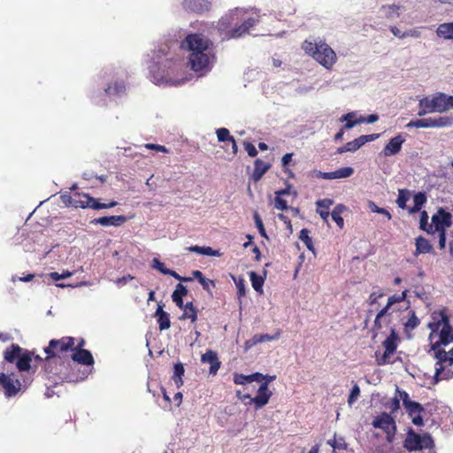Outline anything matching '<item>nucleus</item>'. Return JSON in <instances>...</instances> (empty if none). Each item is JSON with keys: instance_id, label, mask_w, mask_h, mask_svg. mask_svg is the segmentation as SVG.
Returning a JSON list of instances; mask_svg holds the SVG:
<instances>
[{"instance_id": "obj_1", "label": "nucleus", "mask_w": 453, "mask_h": 453, "mask_svg": "<svg viewBox=\"0 0 453 453\" xmlns=\"http://www.w3.org/2000/svg\"><path fill=\"white\" fill-rule=\"evenodd\" d=\"M177 43H164L154 50L151 64L149 65L151 81L160 86H180L185 83V78L175 77L182 69L181 59L172 50Z\"/></svg>"}, {"instance_id": "obj_2", "label": "nucleus", "mask_w": 453, "mask_h": 453, "mask_svg": "<svg viewBox=\"0 0 453 453\" xmlns=\"http://www.w3.org/2000/svg\"><path fill=\"white\" fill-rule=\"evenodd\" d=\"M211 42L201 34L188 35L181 42L180 48L188 50V65L195 72L207 71L211 68L213 54L211 49Z\"/></svg>"}, {"instance_id": "obj_3", "label": "nucleus", "mask_w": 453, "mask_h": 453, "mask_svg": "<svg viewBox=\"0 0 453 453\" xmlns=\"http://www.w3.org/2000/svg\"><path fill=\"white\" fill-rule=\"evenodd\" d=\"M246 12L240 8H235L229 14L221 18L218 23L219 31L226 32V38L236 39L249 34L250 28L259 22V15L243 18Z\"/></svg>"}, {"instance_id": "obj_4", "label": "nucleus", "mask_w": 453, "mask_h": 453, "mask_svg": "<svg viewBox=\"0 0 453 453\" xmlns=\"http://www.w3.org/2000/svg\"><path fill=\"white\" fill-rule=\"evenodd\" d=\"M302 49L326 69H330L336 62L335 52L322 41L317 42L305 40L303 42Z\"/></svg>"}, {"instance_id": "obj_5", "label": "nucleus", "mask_w": 453, "mask_h": 453, "mask_svg": "<svg viewBox=\"0 0 453 453\" xmlns=\"http://www.w3.org/2000/svg\"><path fill=\"white\" fill-rule=\"evenodd\" d=\"M441 325H442V327L439 334V340L432 343V350H436L441 345H448L453 342V328L449 325V319L448 316L443 312H441V319L440 321L437 323L429 324V326L432 329L429 339L431 340L433 338L434 332L439 329Z\"/></svg>"}, {"instance_id": "obj_6", "label": "nucleus", "mask_w": 453, "mask_h": 453, "mask_svg": "<svg viewBox=\"0 0 453 453\" xmlns=\"http://www.w3.org/2000/svg\"><path fill=\"white\" fill-rule=\"evenodd\" d=\"M403 447L408 451L422 450L434 448V442L430 434H418L410 428L403 441Z\"/></svg>"}, {"instance_id": "obj_7", "label": "nucleus", "mask_w": 453, "mask_h": 453, "mask_svg": "<svg viewBox=\"0 0 453 453\" xmlns=\"http://www.w3.org/2000/svg\"><path fill=\"white\" fill-rule=\"evenodd\" d=\"M74 345V338L63 337L59 340H50L49 346L44 348V352L47 354L46 361L57 356L58 353H64L71 349Z\"/></svg>"}, {"instance_id": "obj_8", "label": "nucleus", "mask_w": 453, "mask_h": 453, "mask_svg": "<svg viewBox=\"0 0 453 453\" xmlns=\"http://www.w3.org/2000/svg\"><path fill=\"white\" fill-rule=\"evenodd\" d=\"M375 428L382 429L387 434V441L392 442L396 432V426L394 418L386 412L376 417L372 421Z\"/></svg>"}, {"instance_id": "obj_9", "label": "nucleus", "mask_w": 453, "mask_h": 453, "mask_svg": "<svg viewBox=\"0 0 453 453\" xmlns=\"http://www.w3.org/2000/svg\"><path fill=\"white\" fill-rule=\"evenodd\" d=\"M0 385L8 398L15 396L22 389L21 381L14 379L12 373L6 375L4 372H0Z\"/></svg>"}, {"instance_id": "obj_10", "label": "nucleus", "mask_w": 453, "mask_h": 453, "mask_svg": "<svg viewBox=\"0 0 453 453\" xmlns=\"http://www.w3.org/2000/svg\"><path fill=\"white\" fill-rule=\"evenodd\" d=\"M452 224V214L445 211L444 208H438L435 214L432 216V225L434 234L435 232L445 231L446 228L449 227Z\"/></svg>"}, {"instance_id": "obj_11", "label": "nucleus", "mask_w": 453, "mask_h": 453, "mask_svg": "<svg viewBox=\"0 0 453 453\" xmlns=\"http://www.w3.org/2000/svg\"><path fill=\"white\" fill-rule=\"evenodd\" d=\"M423 104L429 111L433 112H444L448 111V104H446L445 101V94L444 93H437L434 95L432 97L426 96L421 99Z\"/></svg>"}, {"instance_id": "obj_12", "label": "nucleus", "mask_w": 453, "mask_h": 453, "mask_svg": "<svg viewBox=\"0 0 453 453\" xmlns=\"http://www.w3.org/2000/svg\"><path fill=\"white\" fill-rule=\"evenodd\" d=\"M397 334L395 329H391V334L389 336L386 338L383 342V347L385 348V351L380 357H377V364L379 365H384L389 362V357L396 350L397 344Z\"/></svg>"}, {"instance_id": "obj_13", "label": "nucleus", "mask_w": 453, "mask_h": 453, "mask_svg": "<svg viewBox=\"0 0 453 453\" xmlns=\"http://www.w3.org/2000/svg\"><path fill=\"white\" fill-rule=\"evenodd\" d=\"M272 395V392L268 388V381H262L259 388L257 389V395L251 397L250 401L245 403L246 405L255 404L257 410L261 409L268 403Z\"/></svg>"}, {"instance_id": "obj_14", "label": "nucleus", "mask_w": 453, "mask_h": 453, "mask_svg": "<svg viewBox=\"0 0 453 453\" xmlns=\"http://www.w3.org/2000/svg\"><path fill=\"white\" fill-rule=\"evenodd\" d=\"M434 351V357L437 359L435 364V372L433 376V384H437L440 381V375L442 371H444V365H447V359L449 357V352H446L444 349L438 348Z\"/></svg>"}, {"instance_id": "obj_15", "label": "nucleus", "mask_w": 453, "mask_h": 453, "mask_svg": "<svg viewBox=\"0 0 453 453\" xmlns=\"http://www.w3.org/2000/svg\"><path fill=\"white\" fill-rule=\"evenodd\" d=\"M405 139L401 134L391 138L381 150L380 155H383L384 157H392L398 154L401 151Z\"/></svg>"}, {"instance_id": "obj_16", "label": "nucleus", "mask_w": 453, "mask_h": 453, "mask_svg": "<svg viewBox=\"0 0 453 453\" xmlns=\"http://www.w3.org/2000/svg\"><path fill=\"white\" fill-rule=\"evenodd\" d=\"M405 410L415 426H421L424 425L422 413L425 411V409L419 403L414 401L405 407Z\"/></svg>"}, {"instance_id": "obj_17", "label": "nucleus", "mask_w": 453, "mask_h": 453, "mask_svg": "<svg viewBox=\"0 0 453 453\" xmlns=\"http://www.w3.org/2000/svg\"><path fill=\"white\" fill-rule=\"evenodd\" d=\"M127 221V217L123 215H114V216H104L96 218L91 220V224L93 225H101L103 226H119L123 225Z\"/></svg>"}, {"instance_id": "obj_18", "label": "nucleus", "mask_w": 453, "mask_h": 453, "mask_svg": "<svg viewBox=\"0 0 453 453\" xmlns=\"http://www.w3.org/2000/svg\"><path fill=\"white\" fill-rule=\"evenodd\" d=\"M182 4L187 11L196 13L207 12L211 7V3L207 0H184Z\"/></svg>"}, {"instance_id": "obj_19", "label": "nucleus", "mask_w": 453, "mask_h": 453, "mask_svg": "<svg viewBox=\"0 0 453 453\" xmlns=\"http://www.w3.org/2000/svg\"><path fill=\"white\" fill-rule=\"evenodd\" d=\"M165 304L160 302L157 303V308L155 311L154 317L157 318L158 327L160 331L166 330L170 327V315L163 310Z\"/></svg>"}, {"instance_id": "obj_20", "label": "nucleus", "mask_w": 453, "mask_h": 453, "mask_svg": "<svg viewBox=\"0 0 453 453\" xmlns=\"http://www.w3.org/2000/svg\"><path fill=\"white\" fill-rule=\"evenodd\" d=\"M354 169L350 166L339 168L334 172L322 173L319 172V176L325 180L343 179L351 176Z\"/></svg>"}, {"instance_id": "obj_21", "label": "nucleus", "mask_w": 453, "mask_h": 453, "mask_svg": "<svg viewBox=\"0 0 453 453\" xmlns=\"http://www.w3.org/2000/svg\"><path fill=\"white\" fill-rule=\"evenodd\" d=\"M201 361L203 363L210 364V373L213 375L218 372L220 367V362L218 358L217 353L211 349L202 355Z\"/></svg>"}, {"instance_id": "obj_22", "label": "nucleus", "mask_w": 453, "mask_h": 453, "mask_svg": "<svg viewBox=\"0 0 453 453\" xmlns=\"http://www.w3.org/2000/svg\"><path fill=\"white\" fill-rule=\"evenodd\" d=\"M264 378V375L260 372H255L250 375L234 373V382L237 385H246L253 381L262 382Z\"/></svg>"}, {"instance_id": "obj_23", "label": "nucleus", "mask_w": 453, "mask_h": 453, "mask_svg": "<svg viewBox=\"0 0 453 453\" xmlns=\"http://www.w3.org/2000/svg\"><path fill=\"white\" fill-rule=\"evenodd\" d=\"M72 359L78 364L84 365H92L94 364V358L89 350L87 349H77L73 351Z\"/></svg>"}, {"instance_id": "obj_24", "label": "nucleus", "mask_w": 453, "mask_h": 453, "mask_svg": "<svg viewBox=\"0 0 453 453\" xmlns=\"http://www.w3.org/2000/svg\"><path fill=\"white\" fill-rule=\"evenodd\" d=\"M333 203L334 201L329 198L320 199L316 202V212L319 214L326 223H328L329 208Z\"/></svg>"}, {"instance_id": "obj_25", "label": "nucleus", "mask_w": 453, "mask_h": 453, "mask_svg": "<svg viewBox=\"0 0 453 453\" xmlns=\"http://www.w3.org/2000/svg\"><path fill=\"white\" fill-rule=\"evenodd\" d=\"M126 92V85L123 81L111 82L104 89V95L109 96H121Z\"/></svg>"}, {"instance_id": "obj_26", "label": "nucleus", "mask_w": 453, "mask_h": 453, "mask_svg": "<svg viewBox=\"0 0 453 453\" xmlns=\"http://www.w3.org/2000/svg\"><path fill=\"white\" fill-rule=\"evenodd\" d=\"M34 357V353L28 350H23L16 362V366L19 372H29L31 369V361Z\"/></svg>"}, {"instance_id": "obj_27", "label": "nucleus", "mask_w": 453, "mask_h": 453, "mask_svg": "<svg viewBox=\"0 0 453 453\" xmlns=\"http://www.w3.org/2000/svg\"><path fill=\"white\" fill-rule=\"evenodd\" d=\"M271 165L265 163L260 158L255 160L254 171L251 175L252 180L257 182L261 180L263 175L270 169Z\"/></svg>"}, {"instance_id": "obj_28", "label": "nucleus", "mask_w": 453, "mask_h": 453, "mask_svg": "<svg viewBox=\"0 0 453 453\" xmlns=\"http://www.w3.org/2000/svg\"><path fill=\"white\" fill-rule=\"evenodd\" d=\"M187 287L181 283L177 284L175 290L172 294V299L180 309L183 308L182 297L187 296Z\"/></svg>"}, {"instance_id": "obj_29", "label": "nucleus", "mask_w": 453, "mask_h": 453, "mask_svg": "<svg viewBox=\"0 0 453 453\" xmlns=\"http://www.w3.org/2000/svg\"><path fill=\"white\" fill-rule=\"evenodd\" d=\"M436 35L445 40H453V22H447L439 25Z\"/></svg>"}, {"instance_id": "obj_30", "label": "nucleus", "mask_w": 453, "mask_h": 453, "mask_svg": "<svg viewBox=\"0 0 453 453\" xmlns=\"http://www.w3.org/2000/svg\"><path fill=\"white\" fill-rule=\"evenodd\" d=\"M416 252L415 254H426L430 253L433 250V247L430 244L429 241L424 238L423 236H418L416 239Z\"/></svg>"}, {"instance_id": "obj_31", "label": "nucleus", "mask_w": 453, "mask_h": 453, "mask_svg": "<svg viewBox=\"0 0 453 453\" xmlns=\"http://www.w3.org/2000/svg\"><path fill=\"white\" fill-rule=\"evenodd\" d=\"M183 314L180 317V319H189L191 322H195L197 319V310L194 306L192 302L183 304Z\"/></svg>"}, {"instance_id": "obj_32", "label": "nucleus", "mask_w": 453, "mask_h": 453, "mask_svg": "<svg viewBox=\"0 0 453 453\" xmlns=\"http://www.w3.org/2000/svg\"><path fill=\"white\" fill-rule=\"evenodd\" d=\"M23 349L17 344H12L10 349L4 351V360L9 363L17 361L19 356L22 354Z\"/></svg>"}, {"instance_id": "obj_33", "label": "nucleus", "mask_w": 453, "mask_h": 453, "mask_svg": "<svg viewBox=\"0 0 453 453\" xmlns=\"http://www.w3.org/2000/svg\"><path fill=\"white\" fill-rule=\"evenodd\" d=\"M406 128H434V118L418 119L411 120L406 126Z\"/></svg>"}, {"instance_id": "obj_34", "label": "nucleus", "mask_w": 453, "mask_h": 453, "mask_svg": "<svg viewBox=\"0 0 453 453\" xmlns=\"http://www.w3.org/2000/svg\"><path fill=\"white\" fill-rule=\"evenodd\" d=\"M356 117V112L351 111L347 114L342 115L340 119V122H346L345 125L342 127L344 129H351L354 127L357 124L363 123V119H357L354 120L353 119Z\"/></svg>"}, {"instance_id": "obj_35", "label": "nucleus", "mask_w": 453, "mask_h": 453, "mask_svg": "<svg viewBox=\"0 0 453 453\" xmlns=\"http://www.w3.org/2000/svg\"><path fill=\"white\" fill-rule=\"evenodd\" d=\"M347 210L346 206L343 204H337L331 212L332 219L337 224L340 228H342L344 226V220L342 217V214Z\"/></svg>"}, {"instance_id": "obj_36", "label": "nucleus", "mask_w": 453, "mask_h": 453, "mask_svg": "<svg viewBox=\"0 0 453 453\" xmlns=\"http://www.w3.org/2000/svg\"><path fill=\"white\" fill-rule=\"evenodd\" d=\"M192 275L195 279H196L199 281V283L202 285L204 290L211 292V288L215 287L214 281L206 279L202 273V272L198 270L193 271Z\"/></svg>"}, {"instance_id": "obj_37", "label": "nucleus", "mask_w": 453, "mask_h": 453, "mask_svg": "<svg viewBox=\"0 0 453 453\" xmlns=\"http://www.w3.org/2000/svg\"><path fill=\"white\" fill-rule=\"evenodd\" d=\"M185 369L183 364L179 362L173 366V380L177 388H180L183 384L182 376L184 375Z\"/></svg>"}, {"instance_id": "obj_38", "label": "nucleus", "mask_w": 453, "mask_h": 453, "mask_svg": "<svg viewBox=\"0 0 453 453\" xmlns=\"http://www.w3.org/2000/svg\"><path fill=\"white\" fill-rule=\"evenodd\" d=\"M90 203H87L86 206H90V209L93 210H102V209H109L116 206L118 204L117 202L112 201L109 203H99L96 198L89 199Z\"/></svg>"}, {"instance_id": "obj_39", "label": "nucleus", "mask_w": 453, "mask_h": 453, "mask_svg": "<svg viewBox=\"0 0 453 453\" xmlns=\"http://www.w3.org/2000/svg\"><path fill=\"white\" fill-rule=\"evenodd\" d=\"M419 227L427 234H434L433 225H428V214L423 211L420 215Z\"/></svg>"}, {"instance_id": "obj_40", "label": "nucleus", "mask_w": 453, "mask_h": 453, "mask_svg": "<svg viewBox=\"0 0 453 453\" xmlns=\"http://www.w3.org/2000/svg\"><path fill=\"white\" fill-rule=\"evenodd\" d=\"M453 125V117L441 116L439 118H434V128L451 127Z\"/></svg>"}, {"instance_id": "obj_41", "label": "nucleus", "mask_w": 453, "mask_h": 453, "mask_svg": "<svg viewBox=\"0 0 453 453\" xmlns=\"http://www.w3.org/2000/svg\"><path fill=\"white\" fill-rule=\"evenodd\" d=\"M250 279L253 288L256 291H262V287L265 282L264 278L262 276L257 274L255 272H250Z\"/></svg>"}, {"instance_id": "obj_42", "label": "nucleus", "mask_w": 453, "mask_h": 453, "mask_svg": "<svg viewBox=\"0 0 453 453\" xmlns=\"http://www.w3.org/2000/svg\"><path fill=\"white\" fill-rule=\"evenodd\" d=\"M278 338H279V334H276L274 335H270L268 334H255L251 338L250 343L251 344H257V343H260V342L274 341V340H277Z\"/></svg>"}, {"instance_id": "obj_43", "label": "nucleus", "mask_w": 453, "mask_h": 453, "mask_svg": "<svg viewBox=\"0 0 453 453\" xmlns=\"http://www.w3.org/2000/svg\"><path fill=\"white\" fill-rule=\"evenodd\" d=\"M409 314H410V318L404 323V329L406 332L409 330L415 329L420 323V321L418 319V317L416 316V313L414 311H410Z\"/></svg>"}, {"instance_id": "obj_44", "label": "nucleus", "mask_w": 453, "mask_h": 453, "mask_svg": "<svg viewBox=\"0 0 453 453\" xmlns=\"http://www.w3.org/2000/svg\"><path fill=\"white\" fill-rule=\"evenodd\" d=\"M410 198V193L406 189H399L398 197L396 199V203L399 208L404 209L406 207V203Z\"/></svg>"}, {"instance_id": "obj_45", "label": "nucleus", "mask_w": 453, "mask_h": 453, "mask_svg": "<svg viewBox=\"0 0 453 453\" xmlns=\"http://www.w3.org/2000/svg\"><path fill=\"white\" fill-rule=\"evenodd\" d=\"M299 239L306 245L308 250H312V240L309 236V231L306 228H303L300 231Z\"/></svg>"}, {"instance_id": "obj_46", "label": "nucleus", "mask_w": 453, "mask_h": 453, "mask_svg": "<svg viewBox=\"0 0 453 453\" xmlns=\"http://www.w3.org/2000/svg\"><path fill=\"white\" fill-rule=\"evenodd\" d=\"M357 144L355 141V139L351 142H347L344 146L340 147L337 149L338 154H342L345 152H355L358 150Z\"/></svg>"}, {"instance_id": "obj_47", "label": "nucleus", "mask_w": 453, "mask_h": 453, "mask_svg": "<svg viewBox=\"0 0 453 453\" xmlns=\"http://www.w3.org/2000/svg\"><path fill=\"white\" fill-rule=\"evenodd\" d=\"M218 140L219 142H230L234 137L230 135V132L227 128L221 127L216 131Z\"/></svg>"}, {"instance_id": "obj_48", "label": "nucleus", "mask_w": 453, "mask_h": 453, "mask_svg": "<svg viewBox=\"0 0 453 453\" xmlns=\"http://www.w3.org/2000/svg\"><path fill=\"white\" fill-rule=\"evenodd\" d=\"M368 207H369V209H370L372 212H376V213H380V214H383V215H385L388 220H389V219H391V218H392V217H391V214H390V212H389L388 211H387V210H386V209H384V208H380V207L377 206V205L375 204V203H374V202H372V201H369V202H368Z\"/></svg>"}, {"instance_id": "obj_49", "label": "nucleus", "mask_w": 453, "mask_h": 453, "mask_svg": "<svg viewBox=\"0 0 453 453\" xmlns=\"http://www.w3.org/2000/svg\"><path fill=\"white\" fill-rule=\"evenodd\" d=\"M233 280L237 288L238 298L245 296V280L242 278H235L233 276Z\"/></svg>"}, {"instance_id": "obj_50", "label": "nucleus", "mask_w": 453, "mask_h": 453, "mask_svg": "<svg viewBox=\"0 0 453 453\" xmlns=\"http://www.w3.org/2000/svg\"><path fill=\"white\" fill-rule=\"evenodd\" d=\"M408 290H404L400 295H393L388 299V307H391L393 304L396 303L403 302L407 296Z\"/></svg>"}, {"instance_id": "obj_51", "label": "nucleus", "mask_w": 453, "mask_h": 453, "mask_svg": "<svg viewBox=\"0 0 453 453\" xmlns=\"http://www.w3.org/2000/svg\"><path fill=\"white\" fill-rule=\"evenodd\" d=\"M254 221H255L256 226H257V229H258L259 234H260L263 237H265V238L268 239V236H267V234H266V233H265V227H264L263 221H262V219H261V218H260V216L258 215V213H257V212H255V213H254Z\"/></svg>"}, {"instance_id": "obj_52", "label": "nucleus", "mask_w": 453, "mask_h": 453, "mask_svg": "<svg viewBox=\"0 0 453 453\" xmlns=\"http://www.w3.org/2000/svg\"><path fill=\"white\" fill-rule=\"evenodd\" d=\"M396 394L398 395L397 397L403 401L404 408L413 402L412 400L410 399L408 393L403 390H401L398 387H396Z\"/></svg>"}, {"instance_id": "obj_53", "label": "nucleus", "mask_w": 453, "mask_h": 453, "mask_svg": "<svg viewBox=\"0 0 453 453\" xmlns=\"http://www.w3.org/2000/svg\"><path fill=\"white\" fill-rule=\"evenodd\" d=\"M152 268L159 271L161 273L165 274V275H167L168 273L166 272H169L170 269H167L165 268V264L162 263L158 258L157 257H154L152 259V265H151Z\"/></svg>"}, {"instance_id": "obj_54", "label": "nucleus", "mask_w": 453, "mask_h": 453, "mask_svg": "<svg viewBox=\"0 0 453 453\" xmlns=\"http://www.w3.org/2000/svg\"><path fill=\"white\" fill-rule=\"evenodd\" d=\"M82 197L84 198V200H81V199H75V202H74V208H78V207H81V208H90V206H86L87 203H89V199H95L94 197L90 196L88 194H83L82 195Z\"/></svg>"}, {"instance_id": "obj_55", "label": "nucleus", "mask_w": 453, "mask_h": 453, "mask_svg": "<svg viewBox=\"0 0 453 453\" xmlns=\"http://www.w3.org/2000/svg\"><path fill=\"white\" fill-rule=\"evenodd\" d=\"M359 395H360V388L358 387V385L355 384L352 387V389L350 391V394H349V396L348 399V403L349 405L353 404V403H355L357 401V399L358 398Z\"/></svg>"}, {"instance_id": "obj_56", "label": "nucleus", "mask_w": 453, "mask_h": 453, "mask_svg": "<svg viewBox=\"0 0 453 453\" xmlns=\"http://www.w3.org/2000/svg\"><path fill=\"white\" fill-rule=\"evenodd\" d=\"M274 208L280 211L288 210L287 201L278 196H276L274 199Z\"/></svg>"}, {"instance_id": "obj_57", "label": "nucleus", "mask_w": 453, "mask_h": 453, "mask_svg": "<svg viewBox=\"0 0 453 453\" xmlns=\"http://www.w3.org/2000/svg\"><path fill=\"white\" fill-rule=\"evenodd\" d=\"M413 201L417 206L422 208L426 202V196L423 192H418L414 195Z\"/></svg>"}, {"instance_id": "obj_58", "label": "nucleus", "mask_w": 453, "mask_h": 453, "mask_svg": "<svg viewBox=\"0 0 453 453\" xmlns=\"http://www.w3.org/2000/svg\"><path fill=\"white\" fill-rule=\"evenodd\" d=\"M72 275H73V273H71L69 271H65L61 274L57 273V272L50 273V279H52L53 280H56V281H58L59 280L66 279V278H68V277H70Z\"/></svg>"}, {"instance_id": "obj_59", "label": "nucleus", "mask_w": 453, "mask_h": 453, "mask_svg": "<svg viewBox=\"0 0 453 453\" xmlns=\"http://www.w3.org/2000/svg\"><path fill=\"white\" fill-rule=\"evenodd\" d=\"M60 199L65 205L74 207V202L76 198L72 197L69 194L61 195Z\"/></svg>"}, {"instance_id": "obj_60", "label": "nucleus", "mask_w": 453, "mask_h": 453, "mask_svg": "<svg viewBox=\"0 0 453 453\" xmlns=\"http://www.w3.org/2000/svg\"><path fill=\"white\" fill-rule=\"evenodd\" d=\"M202 255L219 257L220 252L211 249V247H202Z\"/></svg>"}, {"instance_id": "obj_61", "label": "nucleus", "mask_w": 453, "mask_h": 453, "mask_svg": "<svg viewBox=\"0 0 453 453\" xmlns=\"http://www.w3.org/2000/svg\"><path fill=\"white\" fill-rule=\"evenodd\" d=\"M245 150L250 157H256L257 155V150L256 147L250 142L244 143Z\"/></svg>"}, {"instance_id": "obj_62", "label": "nucleus", "mask_w": 453, "mask_h": 453, "mask_svg": "<svg viewBox=\"0 0 453 453\" xmlns=\"http://www.w3.org/2000/svg\"><path fill=\"white\" fill-rule=\"evenodd\" d=\"M453 377V371L450 368H448L447 365H444V371L441 372L440 375V380H449Z\"/></svg>"}, {"instance_id": "obj_63", "label": "nucleus", "mask_w": 453, "mask_h": 453, "mask_svg": "<svg viewBox=\"0 0 453 453\" xmlns=\"http://www.w3.org/2000/svg\"><path fill=\"white\" fill-rule=\"evenodd\" d=\"M427 113H432V112L429 111L428 108H426L425 106V104H423V101L420 99L419 102H418V116L422 117V116H425Z\"/></svg>"}, {"instance_id": "obj_64", "label": "nucleus", "mask_w": 453, "mask_h": 453, "mask_svg": "<svg viewBox=\"0 0 453 453\" xmlns=\"http://www.w3.org/2000/svg\"><path fill=\"white\" fill-rule=\"evenodd\" d=\"M389 408L391 409L392 412L396 411L400 408V399L397 396L391 399Z\"/></svg>"}]
</instances>
